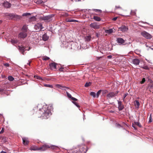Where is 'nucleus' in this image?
<instances>
[{
  "mask_svg": "<svg viewBox=\"0 0 153 153\" xmlns=\"http://www.w3.org/2000/svg\"><path fill=\"white\" fill-rule=\"evenodd\" d=\"M52 107L50 106H43L42 108H38V107H35L32 111V113L37 112V116L39 117H43V118L47 119L51 115V112Z\"/></svg>",
  "mask_w": 153,
  "mask_h": 153,
  "instance_id": "obj_1",
  "label": "nucleus"
},
{
  "mask_svg": "<svg viewBox=\"0 0 153 153\" xmlns=\"http://www.w3.org/2000/svg\"><path fill=\"white\" fill-rule=\"evenodd\" d=\"M54 15L53 14H51L48 16L41 17V19L44 20L46 22H49L51 20V18L53 17Z\"/></svg>",
  "mask_w": 153,
  "mask_h": 153,
  "instance_id": "obj_2",
  "label": "nucleus"
},
{
  "mask_svg": "<svg viewBox=\"0 0 153 153\" xmlns=\"http://www.w3.org/2000/svg\"><path fill=\"white\" fill-rule=\"evenodd\" d=\"M119 92V91H118L115 92H110L107 94L106 96L107 99H110L111 98L117 96Z\"/></svg>",
  "mask_w": 153,
  "mask_h": 153,
  "instance_id": "obj_3",
  "label": "nucleus"
},
{
  "mask_svg": "<svg viewBox=\"0 0 153 153\" xmlns=\"http://www.w3.org/2000/svg\"><path fill=\"white\" fill-rule=\"evenodd\" d=\"M141 34L143 37L146 38L147 39H150L152 38V36L151 35L145 31L142 32L141 33Z\"/></svg>",
  "mask_w": 153,
  "mask_h": 153,
  "instance_id": "obj_4",
  "label": "nucleus"
},
{
  "mask_svg": "<svg viewBox=\"0 0 153 153\" xmlns=\"http://www.w3.org/2000/svg\"><path fill=\"white\" fill-rule=\"evenodd\" d=\"M35 29L38 31H39L43 28L42 24L41 23H37L34 26Z\"/></svg>",
  "mask_w": 153,
  "mask_h": 153,
  "instance_id": "obj_5",
  "label": "nucleus"
},
{
  "mask_svg": "<svg viewBox=\"0 0 153 153\" xmlns=\"http://www.w3.org/2000/svg\"><path fill=\"white\" fill-rule=\"evenodd\" d=\"M57 64L55 62L51 63L49 64L50 69L52 70L56 71L57 69L56 65Z\"/></svg>",
  "mask_w": 153,
  "mask_h": 153,
  "instance_id": "obj_6",
  "label": "nucleus"
},
{
  "mask_svg": "<svg viewBox=\"0 0 153 153\" xmlns=\"http://www.w3.org/2000/svg\"><path fill=\"white\" fill-rule=\"evenodd\" d=\"M98 23L97 22L92 23L90 25V26L95 29H99L100 28V25H98Z\"/></svg>",
  "mask_w": 153,
  "mask_h": 153,
  "instance_id": "obj_7",
  "label": "nucleus"
},
{
  "mask_svg": "<svg viewBox=\"0 0 153 153\" xmlns=\"http://www.w3.org/2000/svg\"><path fill=\"white\" fill-rule=\"evenodd\" d=\"M27 33L22 31L18 35V36L21 38L24 39L27 36Z\"/></svg>",
  "mask_w": 153,
  "mask_h": 153,
  "instance_id": "obj_8",
  "label": "nucleus"
},
{
  "mask_svg": "<svg viewBox=\"0 0 153 153\" xmlns=\"http://www.w3.org/2000/svg\"><path fill=\"white\" fill-rule=\"evenodd\" d=\"M118 28L119 30L123 32H127L128 29V27L125 25H122Z\"/></svg>",
  "mask_w": 153,
  "mask_h": 153,
  "instance_id": "obj_9",
  "label": "nucleus"
},
{
  "mask_svg": "<svg viewBox=\"0 0 153 153\" xmlns=\"http://www.w3.org/2000/svg\"><path fill=\"white\" fill-rule=\"evenodd\" d=\"M39 148V151H44L46 150L48 148H49V145L47 144H44L41 147Z\"/></svg>",
  "mask_w": 153,
  "mask_h": 153,
  "instance_id": "obj_10",
  "label": "nucleus"
},
{
  "mask_svg": "<svg viewBox=\"0 0 153 153\" xmlns=\"http://www.w3.org/2000/svg\"><path fill=\"white\" fill-rule=\"evenodd\" d=\"M118 102V108L119 111L122 110L124 108V106L122 104V102L117 100Z\"/></svg>",
  "mask_w": 153,
  "mask_h": 153,
  "instance_id": "obj_11",
  "label": "nucleus"
},
{
  "mask_svg": "<svg viewBox=\"0 0 153 153\" xmlns=\"http://www.w3.org/2000/svg\"><path fill=\"white\" fill-rule=\"evenodd\" d=\"M49 148L51 149L52 150L54 151L59 150V148L58 147L53 145H49Z\"/></svg>",
  "mask_w": 153,
  "mask_h": 153,
  "instance_id": "obj_12",
  "label": "nucleus"
},
{
  "mask_svg": "<svg viewBox=\"0 0 153 153\" xmlns=\"http://www.w3.org/2000/svg\"><path fill=\"white\" fill-rule=\"evenodd\" d=\"M8 16H9L11 18H16V19H20L21 17L20 16L14 14H9Z\"/></svg>",
  "mask_w": 153,
  "mask_h": 153,
  "instance_id": "obj_13",
  "label": "nucleus"
},
{
  "mask_svg": "<svg viewBox=\"0 0 153 153\" xmlns=\"http://www.w3.org/2000/svg\"><path fill=\"white\" fill-rule=\"evenodd\" d=\"M66 94L67 97L70 98H71V100L74 101H77L78 100L76 98L72 97L71 95L68 92H66Z\"/></svg>",
  "mask_w": 153,
  "mask_h": 153,
  "instance_id": "obj_14",
  "label": "nucleus"
},
{
  "mask_svg": "<svg viewBox=\"0 0 153 153\" xmlns=\"http://www.w3.org/2000/svg\"><path fill=\"white\" fill-rule=\"evenodd\" d=\"M117 42L119 44H123L125 42V40L122 38H118L117 39Z\"/></svg>",
  "mask_w": 153,
  "mask_h": 153,
  "instance_id": "obj_15",
  "label": "nucleus"
},
{
  "mask_svg": "<svg viewBox=\"0 0 153 153\" xmlns=\"http://www.w3.org/2000/svg\"><path fill=\"white\" fill-rule=\"evenodd\" d=\"M23 143V144L25 145H27L28 144L29 141L28 139L26 137H23L22 138Z\"/></svg>",
  "mask_w": 153,
  "mask_h": 153,
  "instance_id": "obj_16",
  "label": "nucleus"
},
{
  "mask_svg": "<svg viewBox=\"0 0 153 153\" xmlns=\"http://www.w3.org/2000/svg\"><path fill=\"white\" fill-rule=\"evenodd\" d=\"M30 149L31 150L39 151V148L36 146H32Z\"/></svg>",
  "mask_w": 153,
  "mask_h": 153,
  "instance_id": "obj_17",
  "label": "nucleus"
},
{
  "mask_svg": "<svg viewBox=\"0 0 153 153\" xmlns=\"http://www.w3.org/2000/svg\"><path fill=\"white\" fill-rule=\"evenodd\" d=\"M3 5L6 8H9L11 6V4L8 1L4 2L3 4Z\"/></svg>",
  "mask_w": 153,
  "mask_h": 153,
  "instance_id": "obj_18",
  "label": "nucleus"
},
{
  "mask_svg": "<svg viewBox=\"0 0 153 153\" xmlns=\"http://www.w3.org/2000/svg\"><path fill=\"white\" fill-rule=\"evenodd\" d=\"M21 30V31L27 33L28 30V27L27 25H23Z\"/></svg>",
  "mask_w": 153,
  "mask_h": 153,
  "instance_id": "obj_19",
  "label": "nucleus"
},
{
  "mask_svg": "<svg viewBox=\"0 0 153 153\" xmlns=\"http://www.w3.org/2000/svg\"><path fill=\"white\" fill-rule=\"evenodd\" d=\"M140 62V60L137 59H134L133 60V63L136 65H138L139 64Z\"/></svg>",
  "mask_w": 153,
  "mask_h": 153,
  "instance_id": "obj_20",
  "label": "nucleus"
},
{
  "mask_svg": "<svg viewBox=\"0 0 153 153\" xmlns=\"http://www.w3.org/2000/svg\"><path fill=\"white\" fill-rule=\"evenodd\" d=\"M34 2L37 4H41L42 5H44V2L41 0H34Z\"/></svg>",
  "mask_w": 153,
  "mask_h": 153,
  "instance_id": "obj_21",
  "label": "nucleus"
},
{
  "mask_svg": "<svg viewBox=\"0 0 153 153\" xmlns=\"http://www.w3.org/2000/svg\"><path fill=\"white\" fill-rule=\"evenodd\" d=\"M19 49L20 50V51L22 53L24 54V53L25 51V48L24 46H19Z\"/></svg>",
  "mask_w": 153,
  "mask_h": 153,
  "instance_id": "obj_22",
  "label": "nucleus"
},
{
  "mask_svg": "<svg viewBox=\"0 0 153 153\" xmlns=\"http://www.w3.org/2000/svg\"><path fill=\"white\" fill-rule=\"evenodd\" d=\"M56 87L57 88L61 89L62 90H64V88H66L65 87L62 86L59 84H56Z\"/></svg>",
  "mask_w": 153,
  "mask_h": 153,
  "instance_id": "obj_23",
  "label": "nucleus"
},
{
  "mask_svg": "<svg viewBox=\"0 0 153 153\" xmlns=\"http://www.w3.org/2000/svg\"><path fill=\"white\" fill-rule=\"evenodd\" d=\"M48 39V37L46 33L44 34L42 36V39L45 41H47Z\"/></svg>",
  "mask_w": 153,
  "mask_h": 153,
  "instance_id": "obj_24",
  "label": "nucleus"
},
{
  "mask_svg": "<svg viewBox=\"0 0 153 153\" xmlns=\"http://www.w3.org/2000/svg\"><path fill=\"white\" fill-rule=\"evenodd\" d=\"M114 29V28H112L109 29L108 30H106L105 31V32L106 33L110 34L111 33H112L113 32V29Z\"/></svg>",
  "mask_w": 153,
  "mask_h": 153,
  "instance_id": "obj_25",
  "label": "nucleus"
},
{
  "mask_svg": "<svg viewBox=\"0 0 153 153\" xmlns=\"http://www.w3.org/2000/svg\"><path fill=\"white\" fill-rule=\"evenodd\" d=\"M93 19L95 21L98 22L100 21L101 20L100 18L97 16H94L93 17Z\"/></svg>",
  "mask_w": 153,
  "mask_h": 153,
  "instance_id": "obj_26",
  "label": "nucleus"
},
{
  "mask_svg": "<svg viewBox=\"0 0 153 153\" xmlns=\"http://www.w3.org/2000/svg\"><path fill=\"white\" fill-rule=\"evenodd\" d=\"M42 59L44 60H48L50 59V58L46 56H44L42 57Z\"/></svg>",
  "mask_w": 153,
  "mask_h": 153,
  "instance_id": "obj_27",
  "label": "nucleus"
},
{
  "mask_svg": "<svg viewBox=\"0 0 153 153\" xmlns=\"http://www.w3.org/2000/svg\"><path fill=\"white\" fill-rule=\"evenodd\" d=\"M136 10H133L131 11V13L132 15L135 16L136 15Z\"/></svg>",
  "mask_w": 153,
  "mask_h": 153,
  "instance_id": "obj_28",
  "label": "nucleus"
},
{
  "mask_svg": "<svg viewBox=\"0 0 153 153\" xmlns=\"http://www.w3.org/2000/svg\"><path fill=\"white\" fill-rule=\"evenodd\" d=\"M91 37L90 36H87L85 37L86 40L88 41H89L91 40Z\"/></svg>",
  "mask_w": 153,
  "mask_h": 153,
  "instance_id": "obj_29",
  "label": "nucleus"
},
{
  "mask_svg": "<svg viewBox=\"0 0 153 153\" xmlns=\"http://www.w3.org/2000/svg\"><path fill=\"white\" fill-rule=\"evenodd\" d=\"M102 91V90H99L97 93L96 96L97 97V98L98 97H99V95L100 94L101 92Z\"/></svg>",
  "mask_w": 153,
  "mask_h": 153,
  "instance_id": "obj_30",
  "label": "nucleus"
},
{
  "mask_svg": "<svg viewBox=\"0 0 153 153\" xmlns=\"http://www.w3.org/2000/svg\"><path fill=\"white\" fill-rule=\"evenodd\" d=\"M8 79L10 81H12L14 79V78L11 76H9L8 77Z\"/></svg>",
  "mask_w": 153,
  "mask_h": 153,
  "instance_id": "obj_31",
  "label": "nucleus"
},
{
  "mask_svg": "<svg viewBox=\"0 0 153 153\" xmlns=\"http://www.w3.org/2000/svg\"><path fill=\"white\" fill-rule=\"evenodd\" d=\"M90 95L93 97H96V94L94 92H91L90 93Z\"/></svg>",
  "mask_w": 153,
  "mask_h": 153,
  "instance_id": "obj_32",
  "label": "nucleus"
},
{
  "mask_svg": "<svg viewBox=\"0 0 153 153\" xmlns=\"http://www.w3.org/2000/svg\"><path fill=\"white\" fill-rule=\"evenodd\" d=\"M91 84V82H86L85 85V87H88L90 86Z\"/></svg>",
  "mask_w": 153,
  "mask_h": 153,
  "instance_id": "obj_33",
  "label": "nucleus"
},
{
  "mask_svg": "<svg viewBox=\"0 0 153 153\" xmlns=\"http://www.w3.org/2000/svg\"><path fill=\"white\" fill-rule=\"evenodd\" d=\"M92 10L94 11L97 12L101 13L102 11L100 10L96 9H93Z\"/></svg>",
  "mask_w": 153,
  "mask_h": 153,
  "instance_id": "obj_34",
  "label": "nucleus"
},
{
  "mask_svg": "<svg viewBox=\"0 0 153 153\" xmlns=\"http://www.w3.org/2000/svg\"><path fill=\"white\" fill-rule=\"evenodd\" d=\"M44 86L46 87H48L51 88H52L53 87L52 85H49V84H45L44 85Z\"/></svg>",
  "mask_w": 153,
  "mask_h": 153,
  "instance_id": "obj_35",
  "label": "nucleus"
},
{
  "mask_svg": "<svg viewBox=\"0 0 153 153\" xmlns=\"http://www.w3.org/2000/svg\"><path fill=\"white\" fill-rule=\"evenodd\" d=\"M134 124L138 126L139 127H141V126L140 123L138 122H134Z\"/></svg>",
  "mask_w": 153,
  "mask_h": 153,
  "instance_id": "obj_36",
  "label": "nucleus"
},
{
  "mask_svg": "<svg viewBox=\"0 0 153 153\" xmlns=\"http://www.w3.org/2000/svg\"><path fill=\"white\" fill-rule=\"evenodd\" d=\"M72 102L78 108H79L80 107V106L79 105L78 103L75 102L74 101H72Z\"/></svg>",
  "mask_w": 153,
  "mask_h": 153,
  "instance_id": "obj_37",
  "label": "nucleus"
},
{
  "mask_svg": "<svg viewBox=\"0 0 153 153\" xmlns=\"http://www.w3.org/2000/svg\"><path fill=\"white\" fill-rule=\"evenodd\" d=\"M146 81V79L145 78H143L142 79V80L140 82V83L141 84H143Z\"/></svg>",
  "mask_w": 153,
  "mask_h": 153,
  "instance_id": "obj_38",
  "label": "nucleus"
},
{
  "mask_svg": "<svg viewBox=\"0 0 153 153\" xmlns=\"http://www.w3.org/2000/svg\"><path fill=\"white\" fill-rule=\"evenodd\" d=\"M152 121V114H151L150 115V117L149 118V123H151Z\"/></svg>",
  "mask_w": 153,
  "mask_h": 153,
  "instance_id": "obj_39",
  "label": "nucleus"
},
{
  "mask_svg": "<svg viewBox=\"0 0 153 153\" xmlns=\"http://www.w3.org/2000/svg\"><path fill=\"white\" fill-rule=\"evenodd\" d=\"M34 77H35L36 79H39V80H42V78L38 76H37V75L35 76Z\"/></svg>",
  "mask_w": 153,
  "mask_h": 153,
  "instance_id": "obj_40",
  "label": "nucleus"
},
{
  "mask_svg": "<svg viewBox=\"0 0 153 153\" xmlns=\"http://www.w3.org/2000/svg\"><path fill=\"white\" fill-rule=\"evenodd\" d=\"M134 103L136 105H137L138 107L140 105V103L137 100H135L134 101Z\"/></svg>",
  "mask_w": 153,
  "mask_h": 153,
  "instance_id": "obj_41",
  "label": "nucleus"
},
{
  "mask_svg": "<svg viewBox=\"0 0 153 153\" xmlns=\"http://www.w3.org/2000/svg\"><path fill=\"white\" fill-rule=\"evenodd\" d=\"M102 91L103 94H105L108 92V91L107 90H103Z\"/></svg>",
  "mask_w": 153,
  "mask_h": 153,
  "instance_id": "obj_42",
  "label": "nucleus"
},
{
  "mask_svg": "<svg viewBox=\"0 0 153 153\" xmlns=\"http://www.w3.org/2000/svg\"><path fill=\"white\" fill-rule=\"evenodd\" d=\"M30 15V14L29 13H24L22 14L23 16H27L28 15Z\"/></svg>",
  "mask_w": 153,
  "mask_h": 153,
  "instance_id": "obj_43",
  "label": "nucleus"
},
{
  "mask_svg": "<svg viewBox=\"0 0 153 153\" xmlns=\"http://www.w3.org/2000/svg\"><path fill=\"white\" fill-rule=\"evenodd\" d=\"M117 9H122V7H121L120 6H115V10H116Z\"/></svg>",
  "mask_w": 153,
  "mask_h": 153,
  "instance_id": "obj_44",
  "label": "nucleus"
},
{
  "mask_svg": "<svg viewBox=\"0 0 153 153\" xmlns=\"http://www.w3.org/2000/svg\"><path fill=\"white\" fill-rule=\"evenodd\" d=\"M132 126L134 128L135 130L137 129V127L136 126V125L135 124L132 123Z\"/></svg>",
  "mask_w": 153,
  "mask_h": 153,
  "instance_id": "obj_45",
  "label": "nucleus"
},
{
  "mask_svg": "<svg viewBox=\"0 0 153 153\" xmlns=\"http://www.w3.org/2000/svg\"><path fill=\"white\" fill-rule=\"evenodd\" d=\"M11 42L12 44H15L17 42V41L14 40H12Z\"/></svg>",
  "mask_w": 153,
  "mask_h": 153,
  "instance_id": "obj_46",
  "label": "nucleus"
},
{
  "mask_svg": "<svg viewBox=\"0 0 153 153\" xmlns=\"http://www.w3.org/2000/svg\"><path fill=\"white\" fill-rule=\"evenodd\" d=\"M68 22H77V21L75 20H73V19H70L68 21Z\"/></svg>",
  "mask_w": 153,
  "mask_h": 153,
  "instance_id": "obj_47",
  "label": "nucleus"
},
{
  "mask_svg": "<svg viewBox=\"0 0 153 153\" xmlns=\"http://www.w3.org/2000/svg\"><path fill=\"white\" fill-rule=\"evenodd\" d=\"M116 126L118 128H120L121 127V126L120 124L117 123L116 124Z\"/></svg>",
  "mask_w": 153,
  "mask_h": 153,
  "instance_id": "obj_48",
  "label": "nucleus"
},
{
  "mask_svg": "<svg viewBox=\"0 0 153 153\" xmlns=\"http://www.w3.org/2000/svg\"><path fill=\"white\" fill-rule=\"evenodd\" d=\"M4 65L6 67H9V64L8 63L4 64Z\"/></svg>",
  "mask_w": 153,
  "mask_h": 153,
  "instance_id": "obj_49",
  "label": "nucleus"
},
{
  "mask_svg": "<svg viewBox=\"0 0 153 153\" xmlns=\"http://www.w3.org/2000/svg\"><path fill=\"white\" fill-rule=\"evenodd\" d=\"M4 128H2V129H1V131L0 132V134L4 132Z\"/></svg>",
  "mask_w": 153,
  "mask_h": 153,
  "instance_id": "obj_50",
  "label": "nucleus"
},
{
  "mask_svg": "<svg viewBox=\"0 0 153 153\" xmlns=\"http://www.w3.org/2000/svg\"><path fill=\"white\" fill-rule=\"evenodd\" d=\"M63 67H61L60 68H59V70L60 71H63Z\"/></svg>",
  "mask_w": 153,
  "mask_h": 153,
  "instance_id": "obj_51",
  "label": "nucleus"
},
{
  "mask_svg": "<svg viewBox=\"0 0 153 153\" xmlns=\"http://www.w3.org/2000/svg\"><path fill=\"white\" fill-rule=\"evenodd\" d=\"M128 95V94H125L123 95V100Z\"/></svg>",
  "mask_w": 153,
  "mask_h": 153,
  "instance_id": "obj_52",
  "label": "nucleus"
},
{
  "mask_svg": "<svg viewBox=\"0 0 153 153\" xmlns=\"http://www.w3.org/2000/svg\"><path fill=\"white\" fill-rule=\"evenodd\" d=\"M117 17H115L112 19V20L114 21H116L117 19Z\"/></svg>",
  "mask_w": 153,
  "mask_h": 153,
  "instance_id": "obj_53",
  "label": "nucleus"
},
{
  "mask_svg": "<svg viewBox=\"0 0 153 153\" xmlns=\"http://www.w3.org/2000/svg\"><path fill=\"white\" fill-rule=\"evenodd\" d=\"M112 57L111 55H108L107 56V58L108 59H111Z\"/></svg>",
  "mask_w": 153,
  "mask_h": 153,
  "instance_id": "obj_54",
  "label": "nucleus"
},
{
  "mask_svg": "<svg viewBox=\"0 0 153 153\" xmlns=\"http://www.w3.org/2000/svg\"><path fill=\"white\" fill-rule=\"evenodd\" d=\"M4 91V89H3L0 88V93L3 92Z\"/></svg>",
  "mask_w": 153,
  "mask_h": 153,
  "instance_id": "obj_55",
  "label": "nucleus"
},
{
  "mask_svg": "<svg viewBox=\"0 0 153 153\" xmlns=\"http://www.w3.org/2000/svg\"><path fill=\"white\" fill-rule=\"evenodd\" d=\"M148 68L147 66H146L144 67V69H148Z\"/></svg>",
  "mask_w": 153,
  "mask_h": 153,
  "instance_id": "obj_56",
  "label": "nucleus"
},
{
  "mask_svg": "<svg viewBox=\"0 0 153 153\" xmlns=\"http://www.w3.org/2000/svg\"><path fill=\"white\" fill-rule=\"evenodd\" d=\"M1 153H6V152H5L4 151H2L1 152Z\"/></svg>",
  "mask_w": 153,
  "mask_h": 153,
  "instance_id": "obj_57",
  "label": "nucleus"
},
{
  "mask_svg": "<svg viewBox=\"0 0 153 153\" xmlns=\"http://www.w3.org/2000/svg\"><path fill=\"white\" fill-rule=\"evenodd\" d=\"M2 22L1 20H0V24H1V23Z\"/></svg>",
  "mask_w": 153,
  "mask_h": 153,
  "instance_id": "obj_58",
  "label": "nucleus"
},
{
  "mask_svg": "<svg viewBox=\"0 0 153 153\" xmlns=\"http://www.w3.org/2000/svg\"><path fill=\"white\" fill-rule=\"evenodd\" d=\"M30 49V48L29 47V49L28 50L29 51Z\"/></svg>",
  "mask_w": 153,
  "mask_h": 153,
  "instance_id": "obj_59",
  "label": "nucleus"
},
{
  "mask_svg": "<svg viewBox=\"0 0 153 153\" xmlns=\"http://www.w3.org/2000/svg\"><path fill=\"white\" fill-rule=\"evenodd\" d=\"M30 62H29V65H30Z\"/></svg>",
  "mask_w": 153,
  "mask_h": 153,
  "instance_id": "obj_60",
  "label": "nucleus"
},
{
  "mask_svg": "<svg viewBox=\"0 0 153 153\" xmlns=\"http://www.w3.org/2000/svg\"><path fill=\"white\" fill-rule=\"evenodd\" d=\"M80 0H78V1H80Z\"/></svg>",
  "mask_w": 153,
  "mask_h": 153,
  "instance_id": "obj_61",
  "label": "nucleus"
}]
</instances>
